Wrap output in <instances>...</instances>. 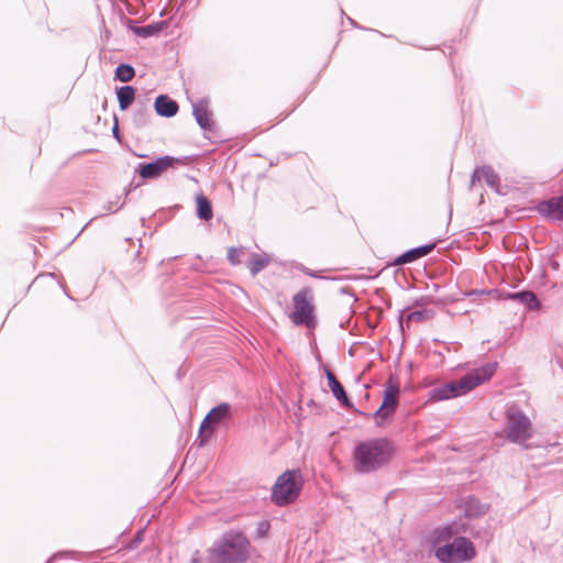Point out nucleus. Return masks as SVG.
Here are the masks:
<instances>
[{
	"instance_id": "3",
	"label": "nucleus",
	"mask_w": 563,
	"mask_h": 563,
	"mask_svg": "<svg viewBox=\"0 0 563 563\" xmlns=\"http://www.w3.org/2000/svg\"><path fill=\"white\" fill-rule=\"evenodd\" d=\"M497 369V363H486L466 373L460 379L444 383L432 390V399L446 400L467 394L481 384L489 380Z\"/></svg>"
},
{
	"instance_id": "29",
	"label": "nucleus",
	"mask_w": 563,
	"mask_h": 563,
	"mask_svg": "<svg viewBox=\"0 0 563 563\" xmlns=\"http://www.w3.org/2000/svg\"><path fill=\"white\" fill-rule=\"evenodd\" d=\"M268 530H269L268 521H266V520L260 521L257 523V527L255 530L256 538H258V539L264 538L267 534Z\"/></svg>"
},
{
	"instance_id": "27",
	"label": "nucleus",
	"mask_w": 563,
	"mask_h": 563,
	"mask_svg": "<svg viewBox=\"0 0 563 563\" xmlns=\"http://www.w3.org/2000/svg\"><path fill=\"white\" fill-rule=\"evenodd\" d=\"M244 254V247H230L228 250V260L232 265H238L241 263L240 256Z\"/></svg>"
},
{
	"instance_id": "9",
	"label": "nucleus",
	"mask_w": 563,
	"mask_h": 563,
	"mask_svg": "<svg viewBox=\"0 0 563 563\" xmlns=\"http://www.w3.org/2000/svg\"><path fill=\"white\" fill-rule=\"evenodd\" d=\"M178 162L179 158L174 156H159L151 163H140L136 167V172L143 179H154L159 177L168 168L174 167Z\"/></svg>"
},
{
	"instance_id": "28",
	"label": "nucleus",
	"mask_w": 563,
	"mask_h": 563,
	"mask_svg": "<svg viewBox=\"0 0 563 563\" xmlns=\"http://www.w3.org/2000/svg\"><path fill=\"white\" fill-rule=\"evenodd\" d=\"M124 203L125 202L122 199V197L121 196H117L114 198V200L109 201L107 203V206L103 207V209H104L106 212L113 213V212H117L118 210L122 209Z\"/></svg>"
},
{
	"instance_id": "10",
	"label": "nucleus",
	"mask_w": 563,
	"mask_h": 563,
	"mask_svg": "<svg viewBox=\"0 0 563 563\" xmlns=\"http://www.w3.org/2000/svg\"><path fill=\"white\" fill-rule=\"evenodd\" d=\"M233 418L232 407L228 402H221L213 407L205 417L200 426V434L203 430L213 432L216 427Z\"/></svg>"
},
{
	"instance_id": "16",
	"label": "nucleus",
	"mask_w": 563,
	"mask_h": 563,
	"mask_svg": "<svg viewBox=\"0 0 563 563\" xmlns=\"http://www.w3.org/2000/svg\"><path fill=\"white\" fill-rule=\"evenodd\" d=\"M475 180H484L490 188H496L499 185V176L490 166L477 167L472 174V185H474Z\"/></svg>"
},
{
	"instance_id": "19",
	"label": "nucleus",
	"mask_w": 563,
	"mask_h": 563,
	"mask_svg": "<svg viewBox=\"0 0 563 563\" xmlns=\"http://www.w3.org/2000/svg\"><path fill=\"white\" fill-rule=\"evenodd\" d=\"M269 263L271 257L268 254L252 253L247 262V267L250 269L251 275L254 277L260 272H262Z\"/></svg>"
},
{
	"instance_id": "11",
	"label": "nucleus",
	"mask_w": 563,
	"mask_h": 563,
	"mask_svg": "<svg viewBox=\"0 0 563 563\" xmlns=\"http://www.w3.org/2000/svg\"><path fill=\"white\" fill-rule=\"evenodd\" d=\"M537 211L549 220L563 221V196L540 201Z\"/></svg>"
},
{
	"instance_id": "15",
	"label": "nucleus",
	"mask_w": 563,
	"mask_h": 563,
	"mask_svg": "<svg viewBox=\"0 0 563 563\" xmlns=\"http://www.w3.org/2000/svg\"><path fill=\"white\" fill-rule=\"evenodd\" d=\"M156 113L163 118H172L178 112V103L167 95H159L154 102Z\"/></svg>"
},
{
	"instance_id": "24",
	"label": "nucleus",
	"mask_w": 563,
	"mask_h": 563,
	"mask_svg": "<svg viewBox=\"0 0 563 563\" xmlns=\"http://www.w3.org/2000/svg\"><path fill=\"white\" fill-rule=\"evenodd\" d=\"M114 75L119 81L128 82L134 78L135 70L131 65L122 63L115 68Z\"/></svg>"
},
{
	"instance_id": "33",
	"label": "nucleus",
	"mask_w": 563,
	"mask_h": 563,
	"mask_svg": "<svg viewBox=\"0 0 563 563\" xmlns=\"http://www.w3.org/2000/svg\"><path fill=\"white\" fill-rule=\"evenodd\" d=\"M112 133H113V136L117 139V140H120V133H119V128H118V124L115 123L114 126L112 128Z\"/></svg>"
},
{
	"instance_id": "14",
	"label": "nucleus",
	"mask_w": 563,
	"mask_h": 563,
	"mask_svg": "<svg viewBox=\"0 0 563 563\" xmlns=\"http://www.w3.org/2000/svg\"><path fill=\"white\" fill-rule=\"evenodd\" d=\"M435 247V243L424 244L418 247H413L411 250L406 251L401 255L395 258V265H404L408 263H412L423 256H427L429 253L433 251Z\"/></svg>"
},
{
	"instance_id": "5",
	"label": "nucleus",
	"mask_w": 563,
	"mask_h": 563,
	"mask_svg": "<svg viewBox=\"0 0 563 563\" xmlns=\"http://www.w3.org/2000/svg\"><path fill=\"white\" fill-rule=\"evenodd\" d=\"M434 556L441 563H464L476 556L473 542L466 537L455 538L451 543L438 547Z\"/></svg>"
},
{
	"instance_id": "34",
	"label": "nucleus",
	"mask_w": 563,
	"mask_h": 563,
	"mask_svg": "<svg viewBox=\"0 0 563 563\" xmlns=\"http://www.w3.org/2000/svg\"><path fill=\"white\" fill-rule=\"evenodd\" d=\"M190 563H199V552L196 551L190 559Z\"/></svg>"
},
{
	"instance_id": "32",
	"label": "nucleus",
	"mask_w": 563,
	"mask_h": 563,
	"mask_svg": "<svg viewBox=\"0 0 563 563\" xmlns=\"http://www.w3.org/2000/svg\"><path fill=\"white\" fill-rule=\"evenodd\" d=\"M432 299L430 297H421L420 299L415 301V306H423L431 303Z\"/></svg>"
},
{
	"instance_id": "1",
	"label": "nucleus",
	"mask_w": 563,
	"mask_h": 563,
	"mask_svg": "<svg viewBox=\"0 0 563 563\" xmlns=\"http://www.w3.org/2000/svg\"><path fill=\"white\" fill-rule=\"evenodd\" d=\"M393 453V443L386 438L360 442L353 451L354 470L360 474L373 473L388 464Z\"/></svg>"
},
{
	"instance_id": "20",
	"label": "nucleus",
	"mask_w": 563,
	"mask_h": 563,
	"mask_svg": "<svg viewBox=\"0 0 563 563\" xmlns=\"http://www.w3.org/2000/svg\"><path fill=\"white\" fill-rule=\"evenodd\" d=\"M197 203V217L200 220L209 221L213 217V210L211 201L202 194L196 197Z\"/></svg>"
},
{
	"instance_id": "18",
	"label": "nucleus",
	"mask_w": 563,
	"mask_h": 563,
	"mask_svg": "<svg viewBox=\"0 0 563 563\" xmlns=\"http://www.w3.org/2000/svg\"><path fill=\"white\" fill-rule=\"evenodd\" d=\"M508 298L525 305L530 310H538L541 307V302L538 297L529 290L509 294Z\"/></svg>"
},
{
	"instance_id": "17",
	"label": "nucleus",
	"mask_w": 563,
	"mask_h": 563,
	"mask_svg": "<svg viewBox=\"0 0 563 563\" xmlns=\"http://www.w3.org/2000/svg\"><path fill=\"white\" fill-rule=\"evenodd\" d=\"M487 510L488 506L474 496L466 497L463 501V512L467 518H478Z\"/></svg>"
},
{
	"instance_id": "25",
	"label": "nucleus",
	"mask_w": 563,
	"mask_h": 563,
	"mask_svg": "<svg viewBox=\"0 0 563 563\" xmlns=\"http://www.w3.org/2000/svg\"><path fill=\"white\" fill-rule=\"evenodd\" d=\"M433 314L434 313L432 310H427V309L416 310V311H411L407 314L406 321H407V323H409L411 321L422 322V321H427V320L431 319L433 317Z\"/></svg>"
},
{
	"instance_id": "21",
	"label": "nucleus",
	"mask_w": 563,
	"mask_h": 563,
	"mask_svg": "<svg viewBox=\"0 0 563 563\" xmlns=\"http://www.w3.org/2000/svg\"><path fill=\"white\" fill-rule=\"evenodd\" d=\"M119 107L122 111L126 110L135 99V89L132 86H122L117 90Z\"/></svg>"
},
{
	"instance_id": "12",
	"label": "nucleus",
	"mask_w": 563,
	"mask_h": 563,
	"mask_svg": "<svg viewBox=\"0 0 563 563\" xmlns=\"http://www.w3.org/2000/svg\"><path fill=\"white\" fill-rule=\"evenodd\" d=\"M192 115L202 130H214L212 112L209 110V100L207 98H201L197 102L192 103Z\"/></svg>"
},
{
	"instance_id": "2",
	"label": "nucleus",
	"mask_w": 563,
	"mask_h": 563,
	"mask_svg": "<svg viewBox=\"0 0 563 563\" xmlns=\"http://www.w3.org/2000/svg\"><path fill=\"white\" fill-rule=\"evenodd\" d=\"M250 541L238 530L224 532L208 549V563H245L249 559Z\"/></svg>"
},
{
	"instance_id": "7",
	"label": "nucleus",
	"mask_w": 563,
	"mask_h": 563,
	"mask_svg": "<svg viewBox=\"0 0 563 563\" xmlns=\"http://www.w3.org/2000/svg\"><path fill=\"white\" fill-rule=\"evenodd\" d=\"M506 417L505 433L510 442L522 444L531 438V422L523 411L509 409Z\"/></svg>"
},
{
	"instance_id": "31",
	"label": "nucleus",
	"mask_w": 563,
	"mask_h": 563,
	"mask_svg": "<svg viewBox=\"0 0 563 563\" xmlns=\"http://www.w3.org/2000/svg\"><path fill=\"white\" fill-rule=\"evenodd\" d=\"M73 554V552H69V551H60V552H57L55 554H53L47 561L46 563H53V561H55L56 559H59V558H68Z\"/></svg>"
},
{
	"instance_id": "23",
	"label": "nucleus",
	"mask_w": 563,
	"mask_h": 563,
	"mask_svg": "<svg viewBox=\"0 0 563 563\" xmlns=\"http://www.w3.org/2000/svg\"><path fill=\"white\" fill-rule=\"evenodd\" d=\"M164 22H157L147 24L144 26H135L133 27V33L141 37H150L154 35H158L163 30Z\"/></svg>"
},
{
	"instance_id": "30",
	"label": "nucleus",
	"mask_w": 563,
	"mask_h": 563,
	"mask_svg": "<svg viewBox=\"0 0 563 563\" xmlns=\"http://www.w3.org/2000/svg\"><path fill=\"white\" fill-rule=\"evenodd\" d=\"M300 272H302L305 275L307 276H310V277H313V278H320V279H324L325 277L320 275L318 272H313L311 271L310 268L303 266V265H299L297 267Z\"/></svg>"
},
{
	"instance_id": "4",
	"label": "nucleus",
	"mask_w": 563,
	"mask_h": 563,
	"mask_svg": "<svg viewBox=\"0 0 563 563\" xmlns=\"http://www.w3.org/2000/svg\"><path fill=\"white\" fill-rule=\"evenodd\" d=\"M302 477L298 470H287L276 479L272 488V500L283 507L294 503L300 495Z\"/></svg>"
},
{
	"instance_id": "8",
	"label": "nucleus",
	"mask_w": 563,
	"mask_h": 563,
	"mask_svg": "<svg viewBox=\"0 0 563 563\" xmlns=\"http://www.w3.org/2000/svg\"><path fill=\"white\" fill-rule=\"evenodd\" d=\"M466 525L462 521H452L435 528L430 537V544L435 550L446 543H451L455 538H461L466 533Z\"/></svg>"
},
{
	"instance_id": "22",
	"label": "nucleus",
	"mask_w": 563,
	"mask_h": 563,
	"mask_svg": "<svg viewBox=\"0 0 563 563\" xmlns=\"http://www.w3.org/2000/svg\"><path fill=\"white\" fill-rule=\"evenodd\" d=\"M399 388L397 386L389 385L384 393L383 402L380 406L388 408L389 410L396 411L398 405Z\"/></svg>"
},
{
	"instance_id": "13",
	"label": "nucleus",
	"mask_w": 563,
	"mask_h": 563,
	"mask_svg": "<svg viewBox=\"0 0 563 563\" xmlns=\"http://www.w3.org/2000/svg\"><path fill=\"white\" fill-rule=\"evenodd\" d=\"M324 374L328 380V386L333 394V396L336 398L338 401L344 407V408H351L353 407V404L351 402L350 398L347 397L344 387L341 385V383L336 379L334 374L329 369L324 368Z\"/></svg>"
},
{
	"instance_id": "26",
	"label": "nucleus",
	"mask_w": 563,
	"mask_h": 563,
	"mask_svg": "<svg viewBox=\"0 0 563 563\" xmlns=\"http://www.w3.org/2000/svg\"><path fill=\"white\" fill-rule=\"evenodd\" d=\"M394 412L395 411L389 410L386 407L379 406V408L373 413V416L375 418V421H376V424L378 427H382L384 424L385 420L388 417H390L391 415H394Z\"/></svg>"
},
{
	"instance_id": "6",
	"label": "nucleus",
	"mask_w": 563,
	"mask_h": 563,
	"mask_svg": "<svg viewBox=\"0 0 563 563\" xmlns=\"http://www.w3.org/2000/svg\"><path fill=\"white\" fill-rule=\"evenodd\" d=\"M294 311L291 312V321L301 325L305 324L311 329L316 325L313 291L310 287H303L292 297Z\"/></svg>"
}]
</instances>
